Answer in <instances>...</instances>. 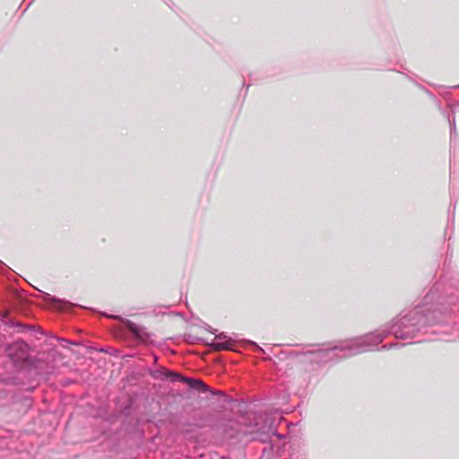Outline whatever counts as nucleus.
<instances>
[{
	"label": "nucleus",
	"instance_id": "nucleus-18",
	"mask_svg": "<svg viewBox=\"0 0 459 459\" xmlns=\"http://www.w3.org/2000/svg\"><path fill=\"white\" fill-rule=\"evenodd\" d=\"M4 324L9 327H15L16 325H18V321L9 320L4 322Z\"/></svg>",
	"mask_w": 459,
	"mask_h": 459
},
{
	"label": "nucleus",
	"instance_id": "nucleus-15",
	"mask_svg": "<svg viewBox=\"0 0 459 459\" xmlns=\"http://www.w3.org/2000/svg\"><path fill=\"white\" fill-rule=\"evenodd\" d=\"M448 108L451 109L452 113L455 114V110L457 108H459V101H455L453 103H449Z\"/></svg>",
	"mask_w": 459,
	"mask_h": 459
},
{
	"label": "nucleus",
	"instance_id": "nucleus-20",
	"mask_svg": "<svg viewBox=\"0 0 459 459\" xmlns=\"http://www.w3.org/2000/svg\"><path fill=\"white\" fill-rule=\"evenodd\" d=\"M272 451H273V446H272V445H270V446H269V447H264V448L263 449V454L264 455L265 453H269V452H272Z\"/></svg>",
	"mask_w": 459,
	"mask_h": 459
},
{
	"label": "nucleus",
	"instance_id": "nucleus-10",
	"mask_svg": "<svg viewBox=\"0 0 459 459\" xmlns=\"http://www.w3.org/2000/svg\"><path fill=\"white\" fill-rule=\"evenodd\" d=\"M447 122L450 127V139L452 140L453 138H455L457 135L455 116L451 118L450 116L447 115Z\"/></svg>",
	"mask_w": 459,
	"mask_h": 459
},
{
	"label": "nucleus",
	"instance_id": "nucleus-11",
	"mask_svg": "<svg viewBox=\"0 0 459 459\" xmlns=\"http://www.w3.org/2000/svg\"><path fill=\"white\" fill-rule=\"evenodd\" d=\"M405 343H398V342H391V343H387V344H384L380 347V350L381 351H388V350H391V349H396L398 347H403L404 346Z\"/></svg>",
	"mask_w": 459,
	"mask_h": 459
},
{
	"label": "nucleus",
	"instance_id": "nucleus-17",
	"mask_svg": "<svg viewBox=\"0 0 459 459\" xmlns=\"http://www.w3.org/2000/svg\"><path fill=\"white\" fill-rule=\"evenodd\" d=\"M15 328H18L19 332H23L27 329H30L27 325L20 322H18V325H16Z\"/></svg>",
	"mask_w": 459,
	"mask_h": 459
},
{
	"label": "nucleus",
	"instance_id": "nucleus-12",
	"mask_svg": "<svg viewBox=\"0 0 459 459\" xmlns=\"http://www.w3.org/2000/svg\"><path fill=\"white\" fill-rule=\"evenodd\" d=\"M44 297L46 298V299L48 301H50V302H53L54 304L56 305H59L61 303H63L64 301L62 299H60L59 298H56L55 296H52L48 293H43Z\"/></svg>",
	"mask_w": 459,
	"mask_h": 459
},
{
	"label": "nucleus",
	"instance_id": "nucleus-28",
	"mask_svg": "<svg viewBox=\"0 0 459 459\" xmlns=\"http://www.w3.org/2000/svg\"><path fill=\"white\" fill-rule=\"evenodd\" d=\"M158 359H159L158 356H157V355H154V362H155V363H157Z\"/></svg>",
	"mask_w": 459,
	"mask_h": 459
},
{
	"label": "nucleus",
	"instance_id": "nucleus-2",
	"mask_svg": "<svg viewBox=\"0 0 459 459\" xmlns=\"http://www.w3.org/2000/svg\"><path fill=\"white\" fill-rule=\"evenodd\" d=\"M5 351L16 368L22 369L31 364V357L29 354L30 347L24 341H17L7 344Z\"/></svg>",
	"mask_w": 459,
	"mask_h": 459
},
{
	"label": "nucleus",
	"instance_id": "nucleus-24",
	"mask_svg": "<svg viewBox=\"0 0 459 459\" xmlns=\"http://www.w3.org/2000/svg\"><path fill=\"white\" fill-rule=\"evenodd\" d=\"M99 351H100V352H104V353H108V349H107V348H105V347L100 348V349L99 350Z\"/></svg>",
	"mask_w": 459,
	"mask_h": 459
},
{
	"label": "nucleus",
	"instance_id": "nucleus-5",
	"mask_svg": "<svg viewBox=\"0 0 459 459\" xmlns=\"http://www.w3.org/2000/svg\"><path fill=\"white\" fill-rule=\"evenodd\" d=\"M232 338L228 336L225 333H220L215 334L214 340L208 345H211L213 349L219 351L231 350Z\"/></svg>",
	"mask_w": 459,
	"mask_h": 459
},
{
	"label": "nucleus",
	"instance_id": "nucleus-23",
	"mask_svg": "<svg viewBox=\"0 0 459 459\" xmlns=\"http://www.w3.org/2000/svg\"><path fill=\"white\" fill-rule=\"evenodd\" d=\"M166 4L169 5L170 9H174L175 4L171 0H169V2H167Z\"/></svg>",
	"mask_w": 459,
	"mask_h": 459
},
{
	"label": "nucleus",
	"instance_id": "nucleus-1",
	"mask_svg": "<svg viewBox=\"0 0 459 459\" xmlns=\"http://www.w3.org/2000/svg\"><path fill=\"white\" fill-rule=\"evenodd\" d=\"M447 287L440 292V283H436L414 307L402 311L397 316L381 328L351 340L348 342L330 348H319V344H307L301 351L290 352L291 357L302 356L303 363L317 367L335 364L342 359L369 352L388 335L407 341V344L443 341L452 333L455 322H450L451 316L459 310V273L446 275Z\"/></svg>",
	"mask_w": 459,
	"mask_h": 459
},
{
	"label": "nucleus",
	"instance_id": "nucleus-14",
	"mask_svg": "<svg viewBox=\"0 0 459 459\" xmlns=\"http://www.w3.org/2000/svg\"><path fill=\"white\" fill-rule=\"evenodd\" d=\"M99 313H100V316H106V317L112 318V319H121L122 318V316L119 315L108 314L104 311H100Z\"/></svg>",
	"mask_w": 459,
	"mask_h": 459
},
{
	"label": "nucleus",
	"instance_id": "nucleus-3",
	"mask_svg": "<svg viewBox=\"0 0 459 459\" xmlns=\"http://www.w3.org/2000/svg\"><path fill=\"white\" fill-rule=\"evenodd\" d=\"M168 380L171 383H184L188 385V388L192 391H205L208 390V385L201 379L192 378L185 376L179 372L169 369Z\"/></svg>",
	"mask_w": 459,
	"mask_h": 459
},
{
	"label": "nucleus",
	"instance_id": "nucleus-22",
	"mask_svg": "<svg viewBox=\"0 0 459 459\" xmlns=\"http://www.w3.org/2000/svg\"><path fill=\"white\" fill-rule=\"evenodd\" d=\"M206 330L209 331L212 333H215L216 329L212 328L210 325H207Z\"/></svg>",
	"mask_w": 459,
	"mask_h": 459
},
{
	"label": "nucleus",
	"instance_id": "nucleus-13",
	"mask_svg": "<svg viewBox=\"0 0 459 459\" xmlns=\"http://www.w3.org/2000/svg\"><path fill=\"white\" fill-rule=\"evenodd\" d=\"M248 344L255 351L265 353L264 349L262 347H260L255 342L248 341Z\"/></svg>",
	"mask_w": 459,
	"mask_h": 459
},
{
	"label": "nucleus",
	"instance_id": "nucleus-7",
	"mask_svg": "<svg viewBox=\"0 0 459 459\" xmlns=\"http://www.w3.org/2000/svg\"><path fill=\"white\" fill-rule=\"evenodd\" d=\"M197 392L200 393V394L209 393L212 396H215V395L223 396L224 397V402H226L228 403H235L238 402L237 399L227 395L224 392L220 391V390L212 389L209 385H208V390L197 391Z\"/></svg>",
	"mask_w": 459,
	"mask_h": 459
},
{
	"label": "nucleus",
	"instance_id": "nucleus-26",
	"mask_svg": "<svg viewBox=\"0 0 459 459\" xmlns=\"http://www.w3.org/2000/svg\"><path fill=\"white\" fill-rule=\"evenodd\" d=\"M458 88H459V84L449 87V89H458Z\"/></svg>",
	"mask_w": 459,
	"mask_h": 459
},
{
	"label": "nucleus",
	"instance_id": "nucleus-6",
	"mask_svg": "<svg viewBox=\"0 0 459 459\" xmlns=\"http://www.w3.org/2000/svg\"><path fill=\"white\" fill-rule=\"evenodd\" d=\"M145 371L155 380L166 381L168 380V373L169 368L160 367L159 368L153 369L152 368H147Z\"/></svg>",
	"mask_w": 459,
	"mask_h": 459
},
{
	"label": "nucleus",
	"instance_id": "nucleus-21",
	"mask_svg": "<svg viewBox=\"0 0 459 459\" xmlns=\"http://www.w3.org/2000/svg\"><path fill=\"white\" fill-rule=\"evenodd\" d=\"M273 435H275L279 439H282L285 437L280 433H278L276 430H274Z\"/></svg>",
	"mask_w": 459,
	"mask_h": 459
},
{
	"label": "nucleus",
	"instance_id": "nucleus-19",
	"mask_svg": "<svg viewBox=\"0 0 459 459\" xmlns=\"http://www.w3.org/2000/svg\"><path fill=\"white\" fill-rule=\"evenodd\" d=\"M437 108H438L439 111L441 112V114H442L445 117H446V118H447V115H449V114H448V112H447L446 109L442 108V107H441V105H440V102H438Z\"/></svg>",
	"mask_w": 459,
	"mask_h": 459
},
{
	"label": "nucleus",
	"instance_id": "nucleus-8",
	"mask_svg": "<svg viewBox=\"0 0 459 459\" xmlns=\"http://www.w3.org/2000/svg\"><path fill=\"white\" fill-rule=\"evenodd\" d=\"M135 406V399L133 396H129L126 404L120 409V415L129 417L132 414L133 410Z\"/></svg>",
	"mask_w": 459,
	"mask_h": 459
},
{
	"label": "nucleus",
	"instance_id": "nucleus-31",
	"mask_svg": "<svg viewBox=\"0 0 459 459\" xmlns=\"http://www.w3.org/2000/svg\"><path fill=\"white\" fill-rule=\"evenodd\" d=\"M32 1H33V0H31L30 2H32ZM30 4H31V3L28 4V6H27V8H28L29 6H30Z\"/></svg>",
	"mask_w": 459,
	"mask_h": 459
},
{
	"label": "nucleus",
	"instance_id": "nucleus-29",
	"mask_svg": "<svg viewBox=\"0 0 459 459\" xmlns=\"http://www.w3.org/2000/svg\"><path fill=\"white\" fill-rule=\"evenodd\" d=\"M4 316H3L1 313H0V320L1 321H4L2 317H4Z\"/></svg>",
	"mask_w": 459,
	"mask_h": 459
},
{
	"label": "nucleus",
	"instance_id": "nucleus-16",
	"mask_svg": "<svg viewBox=\"0 0 459 459\" xmlns=\"http://www.w3.org/2000/svg\"><path fill=\"white\" fill-rule=\"evenodd\" d=\"M451 257H452V251L450 252V246L448 245L447 251H446V257L445 259V264H446L447 263H450Z\"/></svg>",
	"mask_w": 459,
	"mask_h": 459
},
{
	"label": "nucleus",
	"instance_id": "nucleus-4",
	"mask_svg": "<svg viewBox=\"0 0 459 459\" xmlns=\"http://www.w3.org/2000/svg\"><path fill=\"white\" fill-rule=\"evenodd\" d=\"M126 326L129 333H131L136 339L140 341H147L151 338V333L146 332L144 326L135 324L134 322L126 319Z\"/></svg>",
	"mask_w": 459,
	"mask_h": 459
},
{
	"label": "nucleus",
	"instance_id": "nucleus-30",
	"mask_svg": "<svg viewBox=\"0 0 459 459\" xmlns=\"http://www.w3.org/2000/svg\"><path fill=\"white\" fill-rule=\"evenodd\" d=\"M59 342H65V339H62V338H59L57 339Z\"/></svg>",
	"mask_w": 459,
	"mask_h": 459
},
{
	"label": "nucleus",
	"instance_id": "nucleus-9",
	"mask_svg": "<svg viewBox=\"0 0 459 459\" xmlns=\"http://www.w3.org/2000/svg\"><path fill=\"white\" fill-rule=\"evenodd\" d=\"M183 340L185 342H186L187 344H195V343H203L204 345H208L209 342L202 338V337H197V336H195V335H192L190 333H185L183 335Z\"/></svg>",
	"mask_w": 459,
	"mask_h": 459
},
{
	"label": "nucleus",
	"instance_id": "nucleus-25",
	"mask_svg": "<svg viewBox=\"0 0 459 459\" xmlns=\"http://www.w3.org/2000/svg\"><path fill=\"white\" fill-rule=\"evenodd\" d=\"M455 204H456V201L455 202L454 206H453V212H452L453 219L455 218Z\"/></svg>",
	"mask_w": 459,
	"mask_h": 459
},
{
	"label": "nucleus",
	"instance_id": "nucleus-27",
	"mask_svg": "<svg viewBox=\"0 0 459 459\" xmlns=\"http://www.w3.org/2000/svg\"><path fill=\"white\" fill-rule=\"evenodd\" d=\"M421 88L424 89L428 94L432 95L431 92L429 90H427L424 86H421Z\"/></svg>",
	"mask_w": 459,
	"mask_h": 459
}]
</instances>
